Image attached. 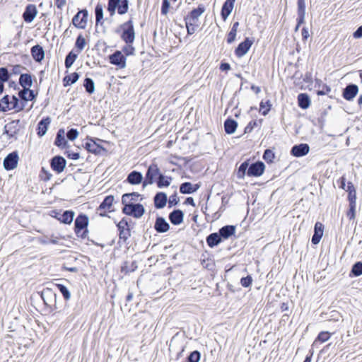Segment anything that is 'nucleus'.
<instances>
[{
    "label": "nucleus",
    "instance_id": "nucleus-1",
    "mask_svg": "<svg viewBox=\"0 0 362 362\" xmlns=\"http://www.w3.org/2000/svg\"><path fill=\"white\" fill-rule=\"evenodd\" d=\"M265 165L262 161H257L250 164V160H247L242 163L238 168L237 177L239 179H243L247 175L249 177H259L264 171Z\"/></svg>",
    "mask_w": 362,
    "mask_h": 362
},
{
    "label": "nucleus",
    "instance_id": "nucleus-2",
    "mask_svg": "<svg viewBox=\"0 0 362 362\" xmlns=\"http://www.w3.org/2000/svg\"><path fill=\"white\" fill-rule=\"evenodd\" d=\"M204 11L205 6L203 4H199L197 8L192 10L184 18L187 35H191L195 33L197 28L199 26V18Z\"/></svg>",
    "mask_w": 362,
    "mask_h": 362
},
{
    "label": "nucleus",
    "instance_id": "nucleus-3",
    "mask_svg": "<svg viewBox=\"0 0 362 362\" xmlns=\"http://www.w3.org/2000/svg\"><path fill=\"white\" fill-rule=\"evenodd\" d=\"M116 32L120 34L121 39L125 43H134L135 32L132 19L120 25Z\"/></svg>",
    "mask_w": 362,
    "mask_h": 362
},
{
    "label": "nucleus",
    "instance_id": "nucleus-4",
    "mask_svg": "<svg viewBox=\"0 0 362 362\" xmlns=\"http://www.w3.org/2000/svg\"><path fill=\"white\" fill-rule=\"evenodd\" d=\"M88 225V217L86 214H80L74 222V232L76 235L83 239L86 238L88 233L87 229Z\"/></svg>",
    "mask_w": 362,
    "mask_h": 362
},
{
    "label": "nucleus",
    "instance_id": "nucleus-5",
    "mask_svg": "<svg viewBox=\"0 0 362 362\" xmlns=\"http://www.w3.org/2000/svg\"><path fill=\"white\" fill-rule=\"evenodd\" d=\"M122 204V212L127 216H133L136 218H139L145 213V209L141 204L126 203Z\"/></svg>",
    "mask_w": 362,
    "mask_h": 362
},
{
    "label": "nucleus",
    "instance_id": "nucleus-6",
    "mask_svg": "<svg viewBox=\"0 0 362 362\" xmlns=\"http://www.w3.org/2000/svg\"><path fill=\"white\" fill-rule=\"evenodd\" d=\"M161 172L158 165L155 163H151L146 170L144 180L143 181V187H145L148 185L156 183Z\"/></svg>",
    "mask_w": 362,
    "mask_h": 362
},
{
    "label": "nucleus",
    "instance_id": "nucleus-7",
    "mask_svg": "<svg viewBox=\"0 0 362 362\" xmlns=\"http://www.w3.org/2000/svg\"><path fill=\"white\" fill-rule=\"evenodd\" d=\"M113 205V195H108L105 197L103 201L100 203L99 206L96 209V213L102 217L107 216L110 218V216L108 215L109 213L113 211L112 208Z\"/></svg>",
    "mask_w": 362,
    "mask_h": 362
},
{
    "label": "nucleus",
    "instance_id": "nucleus-8",
    "mask_svg": "<svg viewBox=\"0 0 362 362\" xmlns=\"http://www.w3.org/2000/svg\"><path fill=\"white\" fill-rule=\"evenodd\" d=\"M131 221V219L129 218H123L117 224V227L119 230V244H120L122 240L123 243H126L127 240L130 237V227L129 223Z\"/></svg>",
    "mask_w": 362,
    "mask_h": 362
},
{
    "label": "nucleus",
    "instance_id": "nucleus-9",
    "mask_svg": "<svg viewBox=\"0 0 362 362\" xmlns=\"http://www.w3.org/2000/svg\"><path fill=\"white\" fill-rule=\"evenodd\" d=\"M51 216L64 224H71L74 220L75 213L72 210H66L63 213L61 211L52 210Z\"/></svg>",
    "mask_w": 362,
    "mask_h": 362
},
{
    "label": "nucleus",
    "instance_id": "nucleus-10",
    "mask_svg": "<svg viewBox=\"0 0 362 362\" xmlns=\"http://www.w3.org/2000/svg\"><path fill=\"white\" fill-rule=\"evenodd\" d=\"M19 156L16 151L8 153L3 161V165L6 170L10 171L15 169L18 163Z\"/></svg>",
    "mask_w": 362,
    "mask_h": 362
},
{
    "label": "nucleus",
    "instance_id": "nucleus-11",
    "mask_svg": "<svg viewBox=\"0 0 362 362\" xmlns=\"http://www.w3.org/2000/svg\"><path fill=\"white\" fill-rule=\"evenodd\" d=\"M40 296L44 302V304L47 308H52L53 303L57 301V293L55 291L49 288H45L41 291Z\"/></svg>",
    "mask_w": 362,
    "mask_h": 362
},
{
    "label": "nucleus",
    "instance_id": "nucleus-12",
    "mask_svg": "<svg viewBox=\"0 0 362 362\" xmlns=\"http://www.w3.org/2000/svg\"><path fill=\"white\" fill-rule=\"evenodd\" d=\"M88 20V11L86 9L80 10L72 18L73 25L80 29H84L86 27Z\"/></svg>",
    "mask_w": 362,
    "mask_h": 362
},
{
    "label": "nucleus",
    "instance_id": "nucleus-13",
    "mask_svg": "<svg viewBox=\"0 0 362 362\" xmlns=\"http://www.w3.org/2000/svg\"><path fill=\"white\" fill-rule=\"evenodd\" d=\"M84 147L88 152L95 155H105L107 153V150L93 139H88L84 144Z\"/></svg>",
    "mask_w": 362,
    "mask_h": 362
},
{
    "label": "nucleus",
    "instance_id": "nucleus-14",
    "mask_svg": "<svg viewBox=\"0 0 362 362\" xmlns=\"http://www.w3.org/2000/svg\"><path fill=\"white\" fill-rule=\"evenodd\" d=\"M49 163L52 170L59 174L64 171L66 165V160L63 156L57 155L50 159Z\"/></svg>",
    "mask_w": 362,
    "mask_h": 362
},
{
    "label": "nucleus",
    "instance_id": "nucleus-15",
    "mask_svg": "<svg viewBox=\"0 0 362 362\" xmlns=\"http://www.w3.org/2000/svg\"><path fill=\"white\" fill-rule=\"evenodd\" d=\"M253 44V40L249 37H246L244 41L241 42L235 49V54L238 57H242L245 55L250 50Z\"/></svg>",
    "mask_w": 362,
    "mask_h": 362
},
{
    "label": "nucleus",
    "instance_id": "nucleus-16",
    "mask_svg": "<svg viewBox=\"0 0 362 362\" xmlns=\"http://www.w3.org/2000/svg\"><path fill=\"white\" fill-rule=\"evenodd\" d=\"M20 119L12 120L4 126V134H6L9 139L14 137L20 131Z\"/></svg>",
    "mask_w": 362,
    "mask_h": 362
},
{
    "label": "nucleus",
    "instance_id": "nucleus-17",
    "mask_svg": "<svg viewBox=\"0 0 362 362\" xmlns=\"http://www.w3.org/2000/svg\"><path fill=\"white\" fill-rule=\"evenodd\" d=\"M37 14V9L34 4H28L23 13V18L25 22L30 23L33 21Z\"/></svg>",
    "mask_w": 362,
    "mask_h": 362
},
{
    "label": "nucleus",
    "instance_id": "nucleus-18",
    "mask_svg": "<svg viewBox=\"0 0 362 362\" xmlns=\"http://www.w3.org/2000/svg\"><path fill=\"white\" fill-rule=\"evenodd\" d=\"M358 93V86L354 83H349L344 88L342 96L345 100L351 101L356 97Z\"/></svg>",
    "mask_w": 362,
    "mask_h": 362
},
{
    "label": "nucleus",
    "instance_id": "nucleus-19",
    "mask_svg": "<svg viewBox=\"0 0 362 362\" xmlns=\"http://www.w3.org/2000/svg\"><path fill=\"white\" fill-rule=\"evenodd\" d=\"M310 146L308 144L294 145L291 150V154L295 157H302L309 153Z\"/></svg>",
    "mask_w": 362,
    "mask_h": 362
},
{
    "label": "nucleus",
    "instance_id": "nucleus-20",
    "mask_svg": "<svg viewBox=\"0 0 362 362\" xmlns=\"http://www.w3.org/2000/svg\"><path fill=\"white\" fill-rule=\"evenodd\" d=\"M154 229L158 233H164L169 230L170 225L163 217L158 216L154 223Z\"/></svg>",
    "mask_w": 362,
    "mask_h": 362
},
{
    "label": "nucleus",
    "instance_id": "nucleus-21",
    "mask_svg": "<svg viewBox=\"0 0 362 362\" xmlns=\"http://www.w3.org/2000/svg\"><path fill=\"white\" fill-rule=\"evenodd\" d=\"M324 233V225L320 222H316L314 227V234L312 236L311 242L313 245H317Z\"/></svg>",
    "mask_w": 362,
    "mask_h": 362
},
{
    "label": "nucleus",
    "instance_id": "nucleus-22",
    "mask_svg": "<svg viewBox=\"0 0 362 362\" xmlns=\"http://www.w3.org/2000/svg\"><path fill=\"white\" fill-rule=\"evenodd\" d=\"M168 218L172 224L180 225L183 222L184 213L180 209H174L169 214Z\"/></svg>",
    "mask_w": 362,
    "mask_h": 362
},
{
    "label": "nucleus",
    "instance_id": "nucleus-23",
    "mask_svg": "<svg viewBox=\"0 0 362 362\" xmlns=\"http://www.w3.org/2000/svg\"><path fill=\"white\" fill-rule=\"evenodd\" d=\"M199 187V184L193 185L189 182H185L180 186V192L185 194H189L197 192Z\"/></svg>",
    "mask_w": 362,
    "mask_h": 362
},
{
    "label": "nucleus",
    "instance_id": "nucleus-24",
    "mask_svg": "<svg viewBox=\"0 0 362 362\" xmlns=\"http://www.w3.org/2000/svg\"><path fill=\"white\" fill-rule=\"evenodd\" d=\"M235 0H226L221 8V16L223 21H226L231 13Z\"/></svg>",
    "mask_w": 362,
    "mask_h": 362
},
{
    "label": "nucleus",
    "instance_id": "nucleus-25",
    "mask_svg": "<svg viewBox=\"0 0 362 362\" xmlns=\"http://www.w3.org/2000/svg\"><path fill=\"white\" fill-rule=\"evenodd\" d=\"M153 201L156 209H163L165 206L168 202L167 194L163 192H157L154 196Z\"/></svg>",
    "mask_w": 362,
    "mask_h": 362
},
{
    "label": "nucleus",
    "instance_id": "nucleus-26",
    "mask_svg": "<svg viewBox=\"0 0 362 362\" xmlns=\"http://www.w3.org/2000/svg\"><path fill=\"white\" fill-rule=\"evenodd\" d=\"M30 53L36 62H41L45 57V51L40 45L33 46L30 49Z\"/></svg>",
    "mask_w": 362,
    "mask_h": 362
},
{
    "label": "nucleus",
    "instance_id": "nucleus-27",
    "mask_svg": "<svg viewBox=\"0 0 362 362\" xmlns=\"http://www.w3.org/2000/svg\"><path fill=\"white\" fill-rule=\"evenodd\" d=\"M235 232V226L233 225H227L223 226L218 230V234L222 238V240L228 239Z\"/></svg>",
    "mask_w": 362,
    "mask_h": 362
},
{
    "label": "nucleus",
    "instance_id": "nucleus-28",
    "mask_svg": "<svg viewBox=\"0 0 362 362\" xmlns=\"http://www.w3.org/2000/svg\"><path fill=\"white\" fill-rule=\"evenodd\" d=\"M51 122L49 117H43L37 124V135L43 136L47 131L48 127Z\"/></svg>",
    "mask_w": 362,
    "mask_h": 362
},
{
    "label": "nucleus",
    "instance_id": "nucleus-29",
    "mask_svg": "<svg viewBox=\"0 0 362 362\" xmlns=\"http://www.w3.org/2000/svg\"><path fill=\"white\" fill-rule=\"evenodd\" d=\"M54 145L61 148L67 147V141L65 139V132L64 129H59L58 130L54 140Z\"/></svg>",
    "mask_w": 362,
    "mask_h": 362
},
{
    "label": "nucleus",
    "instance_id": "nucleus-30",
    "mask_svg": "<svg viewBox=\"0 0 362 362\" xmlns=\"http://www.w3.org/2000/svg\"><path fill=\"white\" fill-rule=\"evenodd\" d=\"M127 57L122 53V51H115V66L117 69H124L126 67Z\"/></svg>",
    "mask_w": 362,
    "mask_h": 362
},
{
    "label": "nucleus",
    "instance_id": "nucleus-31",
    "mask_svg": "<svg viewBox=\"0 0 362 362\" xmlns=\"http://www.w3.org/2000/svg\"><path fill=\"white\" fill-rule=\"evenodd\" d=\"M208 246L213 248L220 244L223 240L218 233H212L209 234L206 238Z\"/></svg>",
    "mask_w": 362,
    "mask_h": 362
},
{
    "label": "nucleus",
    "instance_id": "nucleus-32",
    "mask_svg": "<svg viewBox=\"0 0 362 362\" xmlns=\"http://www.w3.org/2000/svg\"><path fill=\"white\" fill-rule=\"evenodd\" d=\"M127 180L131 185H139L143 180V175L141 173L134 170L128 175Z\"/></svg>",
    "mask_w": 362,
    "mask_h": 362
},
{
    "label": "nucleus",
    "instance_id": "nucleus-33",
    "mask_svg": "<svg viewBox=\"0 0 362 362\" xmlns=\"http://www.w3.org/2000/svg\"><path fill=\"white\" fill-rule=\"evenodd\" d=\"M315 87H317L319 90H317V95H325L331 91V88L325 83H323L320 79H315Z\"/></svg>",
    "mask_w": 362,
    "mask_h": 362
},
{
    "label": "nucleus",
    "instance_id": "nucleus-34",
    "mask_svg": "<svg viewBox=\"0 0 362 362\" xmlns=\"http://www.w3.org/2000/svg\"><path fill=\"white\" fill-rule=\"evenodd\" d=\"M237 127L238 122L231 118H228L224 122V129L226 133L228 134H233L235 132Z\"/></svg>",
    "mask_w": 362,
    "mask_h": 362
},
{
    "label": "nucleus",
    "instance_id": "nucleus-35",
    "mask_svg": "<svg viewBox=\"0 0 362 362\" xmlns=\"http://www.w3.org/2000/svg\"><path fill=\"white\" fill-rule=\"evenodd\" d=\"M332 334V333H330L327 331L320 332L318 334L316 339H315V341H313V343L312 344V349H313L314 347H317L318 342L323 343V342L327 341L330 339Z\"/></svg>",
    "mask_w": 362,
    "mask_h": 362
},
{
    "label": "nucleus",
    "instance_id": "nucleus-36",
    "mask_svg": "<svg viewBox=\"0 0 362 362\" xmlns=\"http://www.w3.org/2000/svg\"><path fill=\"white\" fill-rule=\"evenodd\" d=\"M298 106L305 110L310 105V99L307 93H300L298 95Z\"/></svg>",
    "mask_w": 362,
    "mask_h": 362
},
{
    "label": "nucleus",
    "instance_id": "nucleus-37",
    "mask_svg": "<svg viewBox=\"0 0 362 362\" xmlns=\"http://www.w3.org/2000/svg\"><path fill=\"white\" fill-rule=\"evenodd\" d=\"M19 84L23 88H30L33 85V80L31 74H21L19 78Z\"/></svg>",
    "mask_w": 362,
    "mask_h": 362
},
{
    "label": "nucleus",
    "instance_id": "nucleus-38",
    "mask_svg": "<svg viewBox=\"0 0 362 362\" xmlns=\"http://www.w3.org/2000/svg\"><path fill=\"white\" fill-rule=\"evenodd\" d=\"M172 177L164 175L162 173L156 182L158 188L168 187L172 182Z\"/></svg>",
    "mask_w": 362,
    "mask_h": 362
},
{
    "label": "nucleus",
    "instance_id": "nucleus-39",
    "mask_svg": "<svg viewBox=\"0 0 362 362\" xmlns=\"http://www.w3.org/2000/svg\"><path fill=\"white\" fill-rule=\"evenodd\" d=\"M79 74L77 72H74L71 74L66 75L63 78V85L66 87L75 83L79 78Z\"/></svg>",
    "mask_w": 362,
    "mask_h": 362
},
{
    "label": "nucleus",
    "instance_id": "nucleus-40",
    "mask_svg": "<svg viewBox=\"0 0 362 362\" xmlns=\"http://www.w3.org/2000/svg\"><path fill=\"white\" fill-rule=\"evenodd\" d=\"M116 9L119 15L125 14L129 9V0H120L116 3Z\"/></svg>",
    "mask_w": 362,
    "mask_h": 362
},
{
    "label": "nucleus",
    "instance_id": "nucleus-41",
    "mask_svg": "<svg viewBox=\"0 0 362 362\" xmlns=\"http://www.w3.org/2000/svg\"><path fill=\"white\" fill-rule=\"evenodd\" d=\"M78 53H75L74 50L69 52L65 57L64 65L66 69H69L78 57Z\"/></svg>",
    "mask_w": 362,
    "mask_h": 362
},
{
    "label": "nucleus",
    "instance_id": "nucleus-42",
    "mask_svg": "<svg viewBox=\"0 0 362 362\" xmlns=\"http://www.w3.org/2000/svg\"><path fill=\"white\" fill-rule=\"evenodd\" d=\"M239 25H240L239 22L233 23L232 28L227 36L226 40L228 44H231L235 40L236 33H237V30L238 29Z\"/></svg>",
    "mask_w": 362,
    "mask_h": 362
},
{
    "label": "nucleus",
    "instance_id": "nucleus-43",
    "mask_svg": "<svg viewBox=\"0 0 362 362\" xmlns=\"http://www.w3.org/2000/svg\"><path fill=\"white\" fill-rule=\"evenodd\" d=\"M140 194L137 192L124 194L122 197V203H134L133 202H136Z\"/></svg>",
    "mask_w": 362,
    "mask_h": 362
},
{
    "label": "nucleus",
    "instance_id": "nucleus-44",
    "mask_svg": "<svg viewBox=\"0 0 362 362\" xmlns=\"http://www.w3.org/2000/svg\"><path fill=\"white\" fill-rule=\"evenodd\" d=\"M120 51L126 57L135 55V47L133 46V43H125Z\"/></svg>",
    "mask_w": 362,
    "mask_h": 362
},
{
    "label": "nucleus",
    "instance_id": "nucleus-45",
    "mask_svg": "<svg viewBox=\"0 0 362 362\" xmlns=\"http://www.w3.org/2000/svg\"><path fill=\"white\" fill-rule=\"evenodd\" d=\"M83 86L86 89V91L88 93L92 94L94 93L95 84H94V81L92 78L86 77L83 81Z\"/></svg>",
    "mask_w": 362,
    "mask_h": 362
},
{
    "label": "nucleus",
    "instance_id": "nucleus-46",
    "mask_svg": "<svg viewBox=\"0 0 362 362\" xmlns=\"http://www.w3.org/2000/svg\"><path fill=\"white\" fill-rule=\"evenodd\" d=\"M10 97L5 95L0 100V112H5L10 110Z\"/></svg>",
    "mask_w": 362,
    "mask_h": 362
},
{
    "label": "nucleus",
    "instance_id": "nucleus-47",
    "mask_svg": "<svg viewBox=\"0 0 362 362\" xmlns=\"http://www.w3.org/2000/svg\"><path fill=\"white\" fill-rule=\"evenodd\" d=\"M95 21H96V25H98L99 23L101 25L103 23V8L102 5L98 4L95 8Z\"/></svg>",
    "mask_w": 362,
    "mask_h": 362
},
{
    "label": "nucleus",
    "instance_id": "nucleus-48",
    "mask_svg": "<svg viewBox=\"0 0 362 362\" xmlns=\"http://www.w3.org/2000/svg\"><path fill=\"white\" fill-rule=\"evenodd\" d=\"M362 275V262H357L351 267L350 276H359Z\"/></svg>",
    "mask_w": 362,
    "mask_h": 362
},
{
    "label": "nucleus",
    "instance_id": "nucleus-49",
    "mask_svg": "<svg viewBox=\"0 0 362 362\" xmlns=\"http://www.w3.org/2000/svg\"><path fill=\"white\" fill-rule=\"evenodd\" d=\"M86 45V40L82 35H79L76 40L75 48L77 49V52L80 53Z\"/></svg>",
    "mask_w": 362,
    "mask_h": 362
},
{
    "label": "nucleus",
    "instance_id": "nucleus-50",
    "mask_svg": "<svg viewBox=\"0 0 362 362\" xmlns=\"http://www.w3.org/2000/svg\"><path fill=\"white\" fill-rule=\"evenodd\" d=\"M201 358V353L197 351H192L187 357L185 362H199Z\"/></svg>",
    "mask_w": 362,
    "mask_h": 362
},
{
    "label": "nucleus",
    "instance_id": "nucleus-51",
    "mask_svg": "<svg viewBox=\"0 0 362 362\" xmlns=\"http://www.w3.org/2000/svg\"><path fill=\"white\" fill-rule=\"evenodd\" d=\"M55 286L62 294L64 300H68L70 299L71 294L66 286L61 284H57Z\"/></svg>",
    "mask_w": 362,
    "mask_h": 362
},
{
    "label": "nucleus",
    "instance_id": "nucleus-52",
    "mask_svg": "<svg viewBox=\"0 0 362 362\" xmlns=\"http://www.w3.org/2000/svg\"><path fill=\"white\" fill-rule=\"evenodd\" d=\"M11 78V74L6 67H0V81L2 83L7 82Z\"/></svg>",
    "mask_w": 362,
    "mask_h": 362
},
{
    "label": "nucleus",
    "instance_id": "nucleus-53",
    "mask_svg": "<svg viewBox=\"0 0 362 362\" xmlns=\"http://www.w3.org/2000/svg\"><path fill=\"white\" fill-rule=\"evenodd\" d=\"M356 203H352L349 204V209L346 212V216L349 220H354L356 218Z\"/></svg>",
    "mask_w": 362,
    "mask_h": 362
},
{
    "label": "nucleus",
    "instance_id": "nucleus-54",
    "mask_svg": "<svg viewBox=\"0 0 362 362\" xmlns=\"http://www.w3.org/2000/svg\"><path fill=\"white\" fill-rule=\"evenodd\" d=\"M136 267H137L134 262H132L130 267H129L128 262H125L123 265L121 266V272L124 274H127L129 272H134Z\"/></svg>",
    "mask_w": 362,
    "mask_h": 362
},
{
    "label": "nucleus",
    "instance_id": "nucleus-55",
    "mask_svg": "<svg viewBox=\"0 0 362 362\" xmlns=\"http://www.w3.org/2000/svg\"><path fill=\"white\" fill-rule=\"evenodd\" d=\"M262 119L257 121V120H252L250 121L248 124L245 127L244 133H250L255 127L259 126V124H261Z\"/></svg>",
    "mask_w": 362,
    "mask_h": 362
},
{
    "label": "nucleus",
    "instance_id": "nucleus-56",
    "mask_svg": "<svg viewBox=\"0 0 362 362\" xmlns=\"http://www.w3.org/2000/svg\"><path fill=\"white\" fill-rule=\"evenodd\" d=\"M274 153L271 149H266L263 154V159L267 163H272L274 159Z\"/></svg>",
    "mask_w": 362,
    "mask_h": 362
},
{
    "label": "nucleus",
    "instance_id": "nucleus-57",
    "mask_svg": "<svg viewBox=\"0 0 362 362\" xmlns=\"http://www.w3.org/2000/svg\"><path fill=\"white\" fill-rule=\"evenodd\" d=\"M40 177H41V180L47 182L51 179L52 175L42 167L40 170Z\"/></svg>",
    "mask_w": 362,
    "mask_h": 362
},
{
    "label": "nucleus",
    "instance_id": "nucleus-58",
    "mask_svg": "<svg viewBox=\"0 0 362 362\" xmlns=\"http://www.w3.org/2000/svg\"><path fill=\"white\" fill-rule=\"evenodd\" d=\"M78 136V132L76 129L71 128L68 130L66 133V137L70 141H74Z\"/></svg>",
    "mask_w": 362,
    "mask_h": 362
},
{
    "label": "nucleus",
    "instance_id": "nucleus-59",
    "mask_svg": "<svg viewBox=\"0 0 362 362\" xmlns=\"http://www.w3.org/2000/svg\"><path fill=\"white\" fill-rule=\"evenodd\" d=\"M252 283V278L250 275H247L245 277H243L240 279V284L245 288H248Z\"/></svg>",
    "mask_w": 362,
    "mask_h": 362
},
{
    "label": "nucleus",
    "instance_id": "nucleus-60",
    "mask_svg": "<svg viewBox=\"0 0 362 362\" xmlns=\"http://www.w3.org/2000/svg\"><path fill=\"white\" fill-rule=\"evenodd\" d=\"M180 201L179 197L177 195V193L175 192L173 194L170 195L168 199V207L170 208L173 206H175L178 204Z\"/></svg>",
    "mask_w": 362,
    "mask_h": 362
},
{
    "label": "nucleus",
    "instance_id": "nucleus-61",
    "mask_svg": "<svg viewBox=\"0 0 362 362\" xmlns=\"http://www.w3.org/2000/svg\"><path fill=\"white\" fill-rule=\"evenodd\" d=\"M170 1L168 0H163L161 6V14L166 15L169 11Z\"/></svg>",
    "mask_w": 362,
    "mask_h": 362
},
{
    "label": "nucleus",
    "instance_id": "nucleus-62",
    "mask_svg": "<svg viewBox=\"0 0 362 362\" xmlns=\"http://www.w3.org/2000/svg\"><path fill=\"white\" fill-rule=\"evenodd\" d=\"M11 98L12 100L10 101V105H11V107H10V110L15 109L17 110L20 104L19 99L16 95H13Z\"/></svg>",
    "mask_w": 362,
    "mask_h": 362
},
{
    "label": "nucleus",
    "instance_id": "nucleus-63",
    "mask_svg": "<svg viewBox=\"0 0 362 362\" xmlns=\"http://www.w3.org/2000/svg\"><path fill=\"white\" fill-rule=\"evenodd\" d=\"M298 13H305V0H298Z\"/></svg>",
    "mask_w": 362,
    "mask_h": 362
},
{
    "label": "nucleus",
    "instance_id": "nucleus-64",
    "mask_svg": "<svg viewBox=\"0 0 362 362\" xmlns=\"http://www.w3.org/2000/svg\"><path fill=\"white\" fill-rule=\"evenodd\" d=\"M66 156L69 159L77 160L80 158V154L78 152H73L71 151H66Z\"/></svg>",
    "mask_w": 362,
    "mask_h": 362
}]
</instances>
